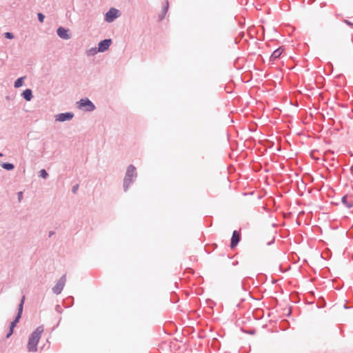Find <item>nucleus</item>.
I'll use <instances>...</instances> for the list:
<instances>
[{"label":"nucleus","mask_w":353,"mask_h":353,"mask_svg":"<svg viewBox=\"0 0 353 353\" xmlns=\"http://www.w3.org/2000/svg\"><path fill=\"white\" fill-rule=\"evenodd\" d=\"M43 326L41 325L37 327L34 332L30 334L27 344V348L29 352H37V343L43 332Z\"/></svg>","instance_id":"nucleus-1"},{"label":"nucleus","mask_w":353,"mask_h":353,"mask_svg":"<svg viewBox=\"0 0 353 353\" xmlns=\"http://www.w3.org/2000/svg\"><path fill=\"white\" fill-rule=\"evenodd\" d=\"M24 301H25V296H23L22 299L21 300V303L19 305V311H18L17 316L15 318V319L11 323L10 327V332L6 336L7 338L10 337L12 334L14 327L16 326L17 323L19 322V321L21 316Z\"/></svg>","instance_id":"nucleus-2"},{"label":"nucleus","mask_w":353,"mask_h":353,"mask_svg":"<svg viewBox=\"0 0 353 353\" xmlns=\"http://www.w3.org/2000/svg\"><path fill=\"white\" fill-rule=\"evenodd\" d=\"M79 108H85L86 111H92L94 110L95 106L89 99H82L79 102Z\"/></svg>","instance_id":"nucleus-3"},{"label":"nucleus","mask_w":353,"mask_h":353,"mask_svg":"<svg viewBox=\"0 0 353 353\" xmlns=\"http://www.w3.org/2000/svg\"><path fill=\"white\" fill-rule=\"evenodd\" d=\"M136 169L135 168L130 165L128 168V170H127V172H126V175H125V180H124V182L125 183H130L132 182V179L136 175Z\"/></svg>","instance_id":"nucleus-4"},{"label":"nucleus","mask_w":353,"mask_h":353,"mask_svg":"<svg viewBox=\"0 0 353 353\" xmlns=\"http://www.w3.org/2000/svg\"><path fill=\"white\" fill-rule=\"evenodd\" d=\"M341 201L343 205L349 208L353 207V190L344 195L341 198Z\"/></svg>","instance_id":"nucleus-5"},{"label":"nucleus","mask_w":353,"mask_h":353,"mask_svg":"<svg viewBox=\"0 0 353 353\" xmlns=\"http://www.w3.org/2000/svg\"><path fill=\"white\" fill-rule=\"evenodd\" d=\"M119 16V10L115 8H111L105 14V20L108 22H112Z\"/></svg>","instance_id":"nucleus-6"},{"label":"nucleus","mask_w":353,"mask_h":353,"mask_svg":"<svg viewBox=\"0 0 353 353\" xmlns=\"http://www.w3.org/2000/svg\"><path fill=\"white\" fill-rule=\"evenodd\" d=\"M65 278H61L57 282L56 285L52 288V290L55 294H59L61 292V291L64 287V285H65Z\"/></svg>","instance_id":"nucleus-7"},{"label":"nucleus","mask_w":353,"mask_h":353,"mask_svg":"<svg viewBox=\"0 0 353 353\" xmlns=\"http://www.w3.org/2000/svg\"><path fill=\"white\" fill-rule=\"evenodd\" d=\"M111 43H112L111 39H105L103 41H101L99 43V48H98L99 51L104 52V51L107 50L108 49V48L110 47V46L111 45Z\"/></svg>","instance_id":"nucleus-8"},{"label":"nucleus","mask_w":353,"mask_h":353,"mask_svg":"<svg viewBox=\"0 0 353 353\" xmlns=\"http://www.w3.org/2000/svg\"><path fill=\"white\" fill-rule=\"evenodd\" d=\"M57 34L59 37L64 39H69L70 38V34H68V30L65 29L63 27H59L57 29Z\"/></svg>","instance_id":"nucleus-9"},{"label":"nucleus","mask_w":353,"mask_h":353,"mask_svg":"<svg viewBox=\"0 0 353 353\" xmlns=\"http://www.w3.org/2000/svg\"><path fill=\"white\" fill-rule=\"evenodd\" d=\"M240 241V234L237 231H234L231 239V248H235Z\"/></svg>","instance_id":"nucleus-10"},{"label":"nucleus","mask_w":353,"mask_h":353,"mask_svg":"<svg viewBox=\"0 0 353 353\" xmlns=\"http://www.w3.org/2000/svg\"><path fill=\"white\" fill-rule=\"evenodd\" d=\"M73 117V114L67 112V113H62L57 115V120L59 121H65L67 120H70Z\"/></svg>","instance_id":"nucleus-11"},{"label":"nucleus","mask_w":353,"mask_h":353,"mask_svg":"<svg viewBox=\"0 0 353 353\" xmlns=\"http://www.w3.org/2000/svg\"><path fill=\"white\" fill-rule=\"evenodd\" d=\"M283 51H284V49L283 48H279L278 49L274 50L270 57V60L274 61L276 59L279 58L281 56V54H283Z\"/></svg>","instance_id":"nucleus-12"},{"label":"nucleus","mask_w":353,"mask_h":353,"mask_svg":"<svg viewBox=\"0 0 353 353\" xmlns=\"http://www.w3.org/2000/svg\"><path fill=\"white\" fill-rule=\"evenodd\" d=\"M22 95L27 101H30L32 98V91L30 89L24 90Z\"/></svg>","instance_id":"nucleus-13"},{"label":"nucleus","mask_w":353,"mask_h":353,"mask_svg":"<svg viewBox=\"0 0 353 353\" xmlns=\"http://www.w3.org/2000/svg\"><path fill=\"white\" fill-rule=\"evenodd\" d=\"M1 166L4 169L8 170H11L14 169V168L13 164L9 163H3L1 164Z\"/></svg>","instance_id":"nucleus-14"},{"label":"nucleus","mask_w":353,"mask_h":353,"mask_svg":"<svg viewBox=\"0 0 353 353\" xmlns=\"http://www.w3.org/2000/svg\"><path fill=\"white\" fill-rule=\"evenodd\" d=\"M24 78L25 77H21V78H19L18 79H17V81L14 83V87L19 88V87L22 86V85L23 83Z\"/></svg>","instance_id":"nucleus-15"},{"label":"nucleus","mask_w":353,"mask_h":353,"mask_svg":"<svg viewBox=\"0 0 353 353\" xmlns=\"http://www.w3.org/2000/svg\"><path fill=\"white\" fill-rule=\"evenodd\" d=\"M48 176V173L46 172V171L45 170H41L40 171V176H41L42 178H46Z\"/></svg>","instance_id":"nucleus-16"},{"label":"nucleus","mask_w":353,"mask_h":353,"mask_svg":"<svg viewBox=\"0 0 353 353\" xmlns=\"http://www.w3.org/2000/svg\"><path fill=\"white\" fill-rule=\"evenodd\" d=\"M44 18H45V17H44V15L42 13H39L38 14V19H39V21L41 23L43 22Z\"/></svg>","instance_id":"nucleus-17"},{"label":"nucleus","mask_w":353,"mask_h":353,"mask_svg":"<svg viewBox=\"0 0 353 353\" xmlns=\"http://www.w3.org/2000/svg\"><path fill=\"white\" fill-rule=\"evenodd\" d=\"M5 37L8 39H12L14 38V35L10 32H6Z\"/></svg>","instance_id":"nucleus-18"},{"label":"nucleus","mask_w":353,"mask_h":353,"mask_svg":"<svg viewBox=\"0 0 353 353\" xmlns=\"http://www.w3.org/2000/svg\"><path fill=\"white\" fill-rule=\"evenodd\" d=\"M78 187H79V186H78V185H74V186L73 187V188H72V191H73V192H74V193H75V192L77 191V190H78Z\"/></svg>","instance_id":"nucleus-19"},{"label":"nucleus","mask_w":353,"mask_h":353,"mask_svg":"<svg viewBox=\"0 0 353 353\" xmlns=\"http://www.w3.org/2000/svg\"><path fill=\"white\" fill-rule=\"evenodd\" d=\"M19 194V201H21V198H22V192H19V194Z\"/></svg>","instance_id":"nucleus-20"},{"label":"nucleus","mask_w":353,"mask_h":353,"mask_svg":"<svg viewBox=\"0 0 353 353\" xmlns=\"http://www.w3.org/2000/svg\"><path fill=\"white\" fill-rule=\"evenodd\" d=\"M345 23H346L347 24H348V25H350V26H352V24L350 22L347 21V20H345Z\"/></svg>","instance_id":"nucleus-21"},{"label":"nucleus","mask_w":353,"mask_h":353,"mask_svg":"<svg viewBox=\"0 0 353 353\" xmlns=\"http://www.w3.org/2000/svg\"><path fill=\"white\" fill-rule=\"evenodd\" d=\"M165 7H166V8H168V1H166V3H165Z\"/></svg>","instance_id":"nucleus-22"},{"label":"nucleus","mask_w":353,"mask_h":353,"mask_svg":"<svg viewBox=\"0 0 353 353\" xmlns=\"http://www.w3.org/2000/svg\"><path fill=\"white\" fill-rule=\"evenodd\" d=\"M351 171H352V172L353 173V165H352V168H351Z\"/></svg>","instance_id":"nucleus-23"},{"label":"nucleus","mask_w":353,"mask_h":353,"mask_svg":"<svg viewBox=\"0 0 353 353\" xmlns=\"http://www.w3.org/2000/svg\"><path fill=\"white\" fill-rule=\"evenodd\" d=\"M2 155H3V154H2L1 153H0V157H2Z\"/></svg>","instance_id":"nucleus-24"}]
</instances>
